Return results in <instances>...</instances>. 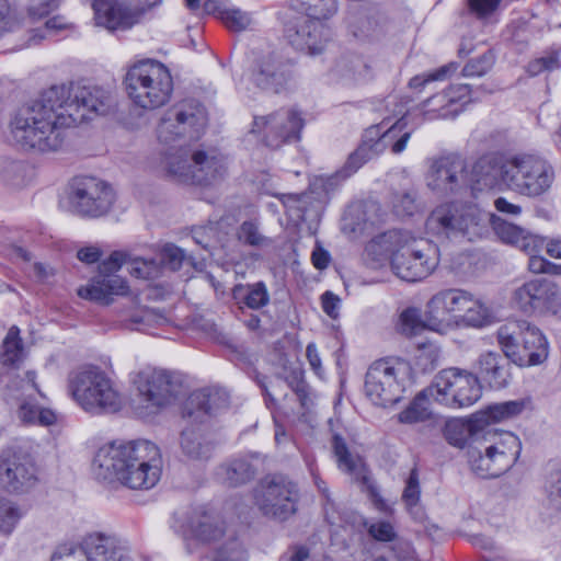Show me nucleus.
I'll use <instances>...</instances> for the list:
<instances>
[{
  "label": "nucleus",
  "instance_id": "16",
  "mask_svg": "<svg viewBox=\"0 0 561 561\" xmlns=\"http://www.w3.org/2000/svg\"><path fill=\"white\" fill-rule=\"evenodd\" d=\"M513 301L524 313L554 316L561 310V286L547 277L534 278L514 290Z\"/></svg>",
  "mask_w": 561,
  "mask_h": 561
},
{
  "label": "nucleus",
  "instance_id": "54",
  "mask_svg": "<svg viewBox=\"0 0 561 561\" xmlns=\"http://www.w3.org/2000/svg\"><path fill=\"white\" fill-rule=\"evenodd\" d=\"M238 238L240 241L251 247H265L271 244V240L264 237L255 222L244 221L238 231Z\"/></svg>",
  "mask_w": 561,
  "mask_h": 561
},
{
  "label": "nucleus",
  "instance_id": "1",
  "mask_svg": "<svg viewBox=\"0 0 561 561\" xmlns=\"http://www.w3.org/2000/svg\"><path fill=\"white\" fill-rule=\"evenodd\" d=\"M111 106V94L102 88L53 85L19 110L11 122V136L25 150L57 151L64 145L66 129L106 115Z\"/></svg>",
  "mask_w": 561,
  "mask_h": 561
},
{
  "label": "nucleus",
  "instance_id": "53",
  "mask_svg": "<svg viewBox=\"0 0 561 561\" xmlns=\"http://www.w3.org/2000/svg\"><path fill=\"white\" fill-rule=\"evenodd\" d=\"M164 318L156 310L142 308L135 311L130 317V328L134 330L145 331L153 325L160 324Z\"/></svg>",
  "mask_w": 561,
  "mask_h": 561
},
{
  "label": "nucleus",
  "instance_id": "23",
  "mask_svg": "<svg viewBox=\"0 0 561 561\" xmlns=\"http://www.w3.org/2000/svg\"><path fill=\"white\" fill-rule=\"evenodd\" d=\"M37 481V468L33 457L16 448H8L0 455V484L10 492H24Z\"/></svg>",
  "mask_w": 561,
  "mask_h": 561
},
{
  "label": "nucleus",
  "instance_id": "46",
  "mask_svg": "<svg viewBox=\"0 0 561 561\" xmlns=\"http://www.w3.org/2000/svg\"><path fill=\"white\" fill-rule=\"evenodd\" d=\"M23 516L22 510L12 501L0 499V534L9 537Z\"/></svg>",
  "mask_w": 561,
  "mask_h": 561
},
{
  "label": "nucleus",
  "instance_id": "62",
  "mask_svg": "<svg viewBox=\"0 0 561 561\" xmlns=\"http://www.w3.org/2000/svg\"><path fill=\"white\" fill-rule=\"evenodd\" d=\"M493 66V56L484 54L477 59L470 60L462 69L465 77H481L485 75Z\"/></svg>",
  "mask_w": 561,
  "mask_h": 561
},
{
  "label": "nucleus",
  "instance_id": "48",
  "mask_svg": "<svg viewBox=\"0 0 561 561\" xmlns=\"http://www.w3.org/2000/svg\"><path fill=\"white\" fill-rule=\"evenodd\" d=\"M50 561H90L83 539L79 542L68 541L56 547Z\"/></svg>",
  "mask_w": 561,
  "mask_h": 561
},
{
  "label": "nucleus",
  "instance_id": "18",
  "mask_svg": "<svg viewBox=\"0 0 561 561\" xmlns=\"http://www.w3.org/2000/svg\"><path fill=\"white\" fill-rule=\"evenodd\" d=\"M468 302L470 293L467 290L447 288L437 291L425 306V325L438 333L458 327L460 314Z\"/></svg>",
  "mask_w": 561,
  "mask_h": 561
},
{
  "label": "nucleus",
  "instance_id": "22",
  "mask_svg": "<svg viewBox=\"0 0 561 561\" xmlns=\"http://www.w3.org/2000/svg\"><path fill=\"white\" fill-rule=\"evenodd\" d=\"M304 124L298 111L282 108L267 116H255L253 131L263 133L268 147L278 148L283 144L299 140Z\"/></svg>",
  "mask_w": 561,
  "mask_h": 561
},
{
  "label": "nucleus",
  "instance_id": "57",
  "mask_svg": "<svg viewBox=\"0 0 561 561\" xmlns=\"http://www.w3.org/2000/svg\"><path fill=\"white\" fill-rule=\"evenodd\" d=\"M24 167L21 162L2 159L0 160V176L11 185H19L23 179Z\"/></svg>",
  "mask_w": 561,
  "mask_h": 561
},
{
  "label": "nucleus",
  "instance_id": "28",
  "mask_svg": "<svg viewBox=\"0 0 561 561\" xmlns=\"http://www.w3.org/2000/svg\"><path fill=\"white\" fill-rule=\"evenodd\" d=\"M291 79V66L275 54L263 56L251 72L252 82L260 89L278 93Z\"/></svg>",
  "mask_w": 561,
  "mask_h": 561
},
{
  "label": "nucleus",
  "instance_id": "10",
  "mask_svg": "<svg viewBox=\"0 0 561 561\" xmlns=\"http://www.w3.org/2000/svg\"><path fill=\"white\" fill-rule=\"evenodd\" d=\"M427 392L433 402L449 409L471 407L482 396L477 376L456 367L446 368L436 374L427 386Z\"/></svg>",
  "mask_w": 561,
  "mask_h": 561
},
{
  "label": "nucleus",
  "instance_id": "2",
  "mask_svg": "<svg viewBox=\"0 0 561 561\" xmlns=\"http://www.w3.org/2000/svg\"><path fill=\"white\" fill-rule=\"evenodd\" d=\"M93 468L101 480H116L133 490H149L160 480L162 460L158 446L149 440L112 443L98 450Z\"/></svg>",
  "mask_w": 561,
  "mask_h": 561
},
{
  "label": "nucleus",
  "instance_id": "44",
  "mask_svg": "<svg viewBox=\"0 0 561 561\" xmlns=\"http://www.w3.org/2000/svg\"><path fill=\"white\" fill-rule=\"evenodd\" d=\"M390 203L393 214L401 218L413 216L421 208L413 190L393 193Z\"/></svg>",
  "mask_w": 561,
  "mask_h": 561
},
{
  "label": "nucleus",
  "instance_id": "59",
  "mask_svg": "<svg viewBox=\"0 0 561 561\" xmlns=\"http://www.w3.org/2000/svg\"><path fill=\"white\" fill-rule=\"evenodd\" d=\"M73 25L69 23L64 16L55 15L45 22L44 27L39 30V33L36 34V36H38L39 39H43L49 36L59 35L67 31H71Z\"/></svg>",
  "mask_w": 561,
  "mask_h": 561
},
{
  "label": "nucleus",
  "instance_id": "31",
  "mask_svg": "<svg viewBox=\"0 0 561 561\" xmlns=\"http://www.w3.org/2000/svg\"><path fill=\"white\" fill-rule=\"evenodd\" d=\"M506 171L511 173V159L495 153L485 154L473 164L469 186L477 190L492 188L499 183L506 186Z\"/></svg>",
  "mask_w": 561,
  "mask_h": 561
},
{
  "label": "nucleus",
  "instance_id": "32",
  "mask_svg": "<svg viewBox=\"0 0 561 561\" xmlns=\"http://www.w3.org/2000/svg\"><path fill=\"white\" fill-rule=\"evenodd\" d=\"M82 539L90 561H131L129 551L114 535L92 531Z\"/></svg>",
  "mask_w": 561,
  "mask_h": 561
},
{
  "label": "nucleus",
  "instance_id": "61",
  "mask_svg": "<svg viewBox=\"0 0 561 561\" xmlns=\"http://www.w3.org/2000/svg\"><path fill=\"white\" fill-rule=\"evenodd\" d=\"M19 21L8 0H0V37L14 32L19 27Z\"/></svg>",
  "mask_w": 561,
  "mask_h": 561
},
{
  "label": "nucleus",
  "instance_id": "56",
  "mask_svg": "<svg viewBox=\"0 0 561 561\" xmlns=\"http://www.w3.org/2000/svg\"><path fill=\"white\" fill-rule=\"evenodd\" d=\"M546 493L549 505L561 512V469H557L549 474Z\"/></svg>",
  "mask_w": 561,
  "mask_h": 561
},
{
  "label": "nucleus",
  "instance_id": "45",
  "mask_svg": "<svg viewBox=\"0 0 561 561\" xmlns=\"http://www.w3.org/2000/svg\"><path fill=\"white\" fill-rule=\"evenodd\" d=\"M489 226H492L495 234L507 244L518 247L524 232L522 227L507 222L494 214H489Z\"/></svg>",
  "mask_w": 561,
  "mask_h": 561
},
{
  "label": "nucleus",
  "instance_id": "13",
  "mask_svg": "<svg viewBox=\"0 0 561 561\" xmlns=\"http://www.w3.org/2000/svg\"><path fill=\"white\" fill-rule=\"evenodd\" d=\"M207 125L203 105L184 101L170 107L161 117L157 136L161 144L170 145L180 138L198 139Z\"/></svg>",
  "mask_w": 561,
  "mask_h": 561
},
{
  "label": "nucleus",
  "instance_id": "64",
  "mask_svg": "<svg viewBox=\"0 0 561 561\" xmlns=\"http://www.w3.org/2000/svg\"><path fill=\"white\" fill-rule=\"evenodd\" d=\"M360 65L362 62L358 58L344 56L335 62L333 72L336 77L346 78L354 75Z\"/></svg>",
  "mask_w": 561,
  "mask_h": 561
},
{
  "label": "nucleus",
  "instance_id": "47",
  "mask_svg": "<svg viewBox=\"0 0 561 561\" xmlns=\"http://www.w3.org/2000/svg\"><path fill=\"white\" fill-rule=\"evenodd\" d=\"M126 266L136 278L153 279L161 274V265L153 259L128 257Z\"/></svg>",
  "mask_w": 561,
  "mask_h": 561
},
{
  "label": "nucleus",
  "instance_id": "30",
  "mask_svg": "<svg viewBox=\"0 0 561 561\" xmlns=\"http://www.w3.org/2000/svg\"><path fill=\"white\" fill-rule=\"evenodd\" d=\"M229 405V394L218 388L201 389L187 398L183 415L192 422L204 423L209 416Z\"/></svg>",
  "mask_w": 561,
  "mask_h": 561
},
{
  "label": "nucleus",
  "instance_id": "58",
  "mask_svg": "<svg viewBox=\"0 0 561 561\" xmlns=\"http://www.w3.org/2000/svg\"><path fill=\"white\" fill-rule=\"evenodd\" d=\"M183 260L184 253L180 248L167 244L160 252V262L158 263L161 265V270L167 267L171 271H178L182 266Z\"/></svg>",
  "mask_w": 561,
  "mask_h": 561
},
{
  "label": "nucleus",
  "instance_id": "6",
  "mask_svg": "<svg viewBox=\"0 0 561 561\" xmlns=\"http://www.w3.org/2000/svg\"><path fill=\"white\" fill-rule=\"evenodd\" d=\"M69 390L73 400L94 415L115 413L122 407L121 396L111 379L96 367H85L71 374Z\"/></svg>",
  "mask_w": 561,
  "mask_h": 561
},
{
  "label": "nucleus",
  "instance_id": "17",
  "mask_svg": "<svg viewBox=\"0 0 561 561\" xmlns=\"http://www.w3.org/2000/svg\"><path fill=\"white\" fill-rule=\"evenodd\" d=\"M439 263L438 247L427 239L412 238L402 253L393 259V272L407 282H417L430 276Z\"/></svg>",
  "mask_w": 561,
  "mask_h": 561
},
{
  "label": "nucleus",
  "instance_id": "20",
  "mask_svg": "<svg viewBox=\"0 0 561 561\" xmlns=\"http://www.w3.org/2000/svg\"><path fill=\"white\" fill-rule=\"evenodd\" d=\"M174 528L183 537L188 552H193L191 541L214 546L226 538L227 534L224 519L214 512L206 511L203 507L194 508L186 513L176 520Z\"/></svg>",
  "mask_w": 561,
  "mask_h": 561
},
{
  "label": "nucleus",
  "instance_id": "55",
  "mask_svg": "<svg viewBox=\"0 0 561 561\" xmlns=\"http://www.w3.org/2000/svg\"><path fill=\"white\" fill-rule=\"evenodd\" d=\"M378 157L373 151L368 150L366 145H359L355 151H353L344 165L343 172L344 176H350L355 173L359 168H362L367 161Z\"/></svg>",
  "mask_w": 561,
  "mask_h": 561
},
{
  "label": "nucleus",
  "instance_id": "29",
  "mask_svg": "<svg viewBox=\"0 0 561 561\" xmlns=\"http://www.w3.org/2000/svg\"><path fill=\"white\" fill-rule=\"evenodd\" d=\"M478 422H480L479 419L472 414L468 419L451 417L443 427V436L450 446L463 449L467 445L473 444L468 451L469 462L470 451L479 450L484 454L483 433Z\"/></svg>",
  "mask_w": 561,
  "mask_h": 561
},
{
  "label": "nucleus",
  "instance_id": "51",
  "mask_svg": "<svg viewBox=\"0 0 561 561\" xmlns=\"http://www.w3.org/2000/svg\"><path fill=\"white\" fill-rule=\"evenodd\" d=\"M561 68L560 55L557 51H548L542 56L531 60L527 66V72L530 76H539L546 72H552Z\"/></svg>",
  "mask_w": 561,
  "mask_h": 561
},
{
  "label": "nucleus",
  "instance_id": "36",
  "mask_svg": "<svg viewBox=\"0 0 561 561\" xmlns=\"http://www.w3.org/2000/svg\"><path fill=\"white\" fill-rule=\"evenodd\" d=\"M482 378L495 389L505 387L510 379V364L495 352H486L478 359Z\"/></svg>",
  "mask_w": 561,
  "mask_h": 561
},
{
  "label": "nucleus",
  "instance_id": "19",
  "mask_svg": "<svg viewBox=\"0 0 561 561\" xmlns=\"http://www.w3.org/2000/svg\"><path fill=\"white\" fill-rule=\"evenodd\" d=\"M128 257L123 252H113L108 259L99 266V275L78 289V296L102 305H110L113 295H126L127 282L116 275V272L126 264Z\"/></svg>",
  "mask_w": 561,
  "mask_h": 561
},
{
  "label": "nucleus",
  "instance_id": "15",
  "mask_svg": "<svg viewBox=\"0 0 561 561\" xmlns=\"http://www.w3.org/2000/svg\"><path fill=\"white\" fill-rule=\"evenodd\" d=\"M115 199L112 186L96 178L75 179L69 193L71 209L84 217L96 218L107 214Z\"/></svg>",
  "mask_w": 561,
  "mask_h": 561
},
{
  "label": "nucleus",
  "instance_id": "35",
  "mask_svg": "<svg viewBox=\"0 0 561 561\" xmlns=\"http://www.w3.org/2000/svg\"><path fill=\"white\" fill-rule=\"evenodd\" d=\"M180 447L188 459L207 460L211 457L215 445L203 428L191 426L182 431Z\"/></svg>",
  "mask_w": 561,
  "mask_h": 561
},
{
  "label": "nucleus",
  "instance_id": "42",
  "mask_svg": "<svg viewBox=\"0 0 561 561\" xmlns=\"http://www.w3.org/2000/svg\"><path fill=\"white\" fill-rule=\"evenodd\" d=\"M214 546L215 552L210 561H248L247 549L233 534H226V538Z\"/></svg>",
  "mask_w": 561,
  "mask_h": 561
},
{
  "label": "nucleus",
  "instance_id": "7",
  "mask_svg": "<svg viewBox=\"0 0 561 561\" xmlns=\"http://www.w3.org/2000/svg\"><path fill=\"white\" fill-rule=\"evenodd\" d=\"M501 348L519 367L538 366L547 360L549 346L541 331L526 321H511L497 330Z\"/></svg>",
  "mask_w": 561,
  "mask_h": 561
},
{
  "label": "nucleus",
  "instance_id": "26",
  "mask_svg": "<svg viewBox=\"0 0 561 561\" xmlns=\"http://www.w3.org/2000/svg\"><path fill=\"white\" fill-rule=\"evenodd\" d=\"M92 8L96 25L108 31L128 30L137 24L146 12L144 5L118 0H93Z\"/></svg>",
  "mask_w": 561,
  "mask_h": 561
},
{
  "label": "nucleus",
  "instance_id": "34",
  "mask_svg": "<svg viewBox=\"0 0 561 561\" xmlns=\"http://www.w3.org/2000/svg\"><path fill=\"white\" fill-rule=\"evenodd\" d=\"M413 237L401 230H389L376 236L366 247V251L377 262L390 260L393 268V259L402 253Z\"/></svg>",
  "mask_w": 561,
  "mask_h": 561
},
{
  "label": "nucleus",
  "instance_id": "50",
  "mask_svg": "<svg viewBox=\"0 0 561 561\" xmlns=\"http://www.w3.org/2000/svg\"><path fill=\"white\" fill-rule=\"evenodd\" d=\"M389 119L390 116H387L382 119L381 123L368 127L364 131L359 145H366L367 149L377 156L381 154L385 151L383 129L386 125H388Z\"/></svg>",
  "mask_w": 561,
  "mask_h": 561
},
{
  "label": "nucleus",
  "instance_id": "37",
  "mask_svg": "<svg viewBox=\"0 0 561 561\" xmlns=\"http://www.w3.org/2000/svg\"><path fill=\"white\" fill-rule=\"evenodd\" d=\"M203 11L217 15L228 28L234 32L245 30L251 23L245 12L229 7V0H205Z\"/></svg>",
  "mask_w": 561,
  "mask_h": 561
},
{
  "label": "nucleus",
  "instance_id": "41",
  "mask_svg": "<svg viewBox=\"0 0 561 561\" xmlns=\"http://www.w3.org/2000/svg\"><path fill=\"white\" fill-rule=\"evenodd\" d=\"M20 330L18 327H11L3 340L2 343V352H1V363L4 366L1 370L5 371L7 369H13L21 377H25V373H19L13 366L21 360L23 354V345L22 341L19 336Z\"/></svg>",
  "mask_w": 561,
  "mask_h": 561
},
{
  "label": "nucleus",
  "instance_id": "63",
  "mask_svg": "<svg viewBox=\"0 0 561 561\" xmlns=\"http://www.w3.org/2000/svg\"><path fill=\"white\" fill-rule=\"evenodd\" d=\"M520 238L522 239L517 248L528 255L539 253L545 248L546 239L539 234L524 229Z\"/></svg>",
  "mask_w": 561,
  "mask_h": 561
},
{
  "label": "nucleus",
  "instance_id": "11",
  "mask_svg": "<svg viewBox=\"0 0 561 561\" xmlns=\"http://www.w3.org/2000/svg\"><path fill=\"white\" fill-rule=\"evenodd\" d=\"M556 173L551 163L538 156L511 158V173L506 171V187L522 196L536 198L547 194Z\"/></svg>",
  "mask_w": 561,
  "mask_h": 561
},
{
  "label": "nucleus",
  "instance_id": "49",
  "mask_svg": "<svg viewBox=\"0 0 561 561\" xmlns=\"http://www.w3.org/2000/svg\"><path fill=\"white\" fill-rule=\"evenodd\" d=\"M425 325V318L421 319V313L417 308H407L399 317L398 330L405 336H414L419 334Z\"/></svg>",
  "mask_w": 561,
  "mask_h": 561
},
{
  "label": "nucleus",
  "instance_id": "40",
  "mask_svg": "<svg viewBox=\"0 0 561 561\" xmlns=\"http://www.w3.org/2000/svg\"><path fill=\"white\" fill-rule=\"evenodd\" d=\"M493 321L494 314L491 308L480 299L474 298L470 293V302L466 305V308L460 314L459 325L483 328L490 325Z\"/></svg>",
  "mask_w": 561,
  "mask_h": 561
},
{
  "label": "nucleus",
  "instance_id": "27",
  "mask_svg": "<svg viewBox=\"0 0 561 561\" xmlns=\"http://www.w3.org/2000/svg\"><path fill=\"white\" fill-rule=\"evenodd\" d=\"M332 447L334 456L336 457L337 467L340 470L352 476L356 480H362L365 485L366 492L379 511H387L388 505L381 497L378 489L370 482L369 478L365 474V467L360 458L353 456L342 436L334 434L332 437Z\"/></svg>",
  "mask_w": 561,
  "mask_h": 561
},
{
  "label": "nucleus",
  "instance_id": "3",
  "mask_svg": "<svg viewBox=\"0 0 561 561\" xmlns=\"http://www.w3.org/2000/svg\"><path fill=\"white\" fill-rule=\"evenodd\" d=\"M525 408L522 401L495 403L473 413L483 433L484 454L470 451V468L481 478H497L510 470L520 454L519 438L508 431L495 428L499 422L517 416Z\"/></svg>",
  "mask_w": 561,
  "mask_h": 561
},
{
  "label": "nucleus",
  "instance_id": "60",
  "mask_svg": "<svg viewBox=\"0 0 561 561\" xmlns=\"http://www.w3.org/2000/svg\"><path fill=\"white\" fill-rule=\"evenodd\" d=\"M421 488L419 481V474L415 469L410 472L407 480L405 488L402 493V501L408 508H412L417 505L420 501Z\"/></svg>",
  "mask_w": 561,
  "mask_h": 561
},
{
  "label": "nucleus",
  "instance_id": "12",
  "mask_svg": "<svg viewBox=\"0 0 561 561\" xmlns=\"http://www.w3.org/2000/svg\"><path fill=\"white\" fill-rule=\"evenodd\" d=\"M409 374L410 367L407 363L391 365L389 362H376L366 373L367 398L374 404L383 408L398 403L405 391Z\"/></svg>",
  "mask_w": 561,
  "mask_h": 561
},
{
  "label": "nucleus",
  "instance_id": "39",
  "mask_svg": "<svg viewBox=\"0 0 561 561\" xmlns=\"http://www.w3.org/2000/svg\"><path fill=\"white\" fill-rule=\"evenodd\" d=\"M431 402L433 400L426 387L398 414V421L402 424H416L430 420L432 417Z\"/></svg>",
  "mask_w": 561,
  "mask_h": 561
},
{
  "label": "nucleus",
  "instance_id": "33",
  "mask_svg": "<svg viewBox=\"0 0 561 561\" xmlns=\"http://www.w3.org/2000/svg\"><path fill=\"white\" fill-rule=\"evenodd\" d=\"M387 110L391 113V117H398V119L390 126L383 129V144L385 150L390 148L391 152L399 154L403 152L411 138V131L407 130V123L404 116L407 114L405 104L399 100L398 96L391 95L386 100Z\"/></svg>",
  "mask_w": 561,
  "mask_h": 561
},
{
  "label": "nucleus",
  "instance_id": "4",
  "mask_svg": "<svg viewBox=\"0 0 561 561\" xmlns=\"http://www.w3.org/2000/svg\"><path fill=\"white\" fill-rule=\"evenodd\" d=\"M125 85L133 103L144 110L163 106L173 91L169 69L163 64L150 59L139 61L128 69Z\"/></svg>",
  "mask_w": 561,
  "mask_h": 561
},
{
  "label": "nucleus",
  "instance_id": "38",
  "mask_svg": "<svg viewBox=\"0 0 561 561\" xmlns=\"http://www.w3.org/2000/svg\"><path fill=\"white\" fill-rule=\"evenodd\" d=\"M256 468L247 458L232 459L217 470L218 479L228 486H238L251 481Z\"/></svg>",
  "mask_w": 561,
  "mask_h": 561
},
{
  "label": "nucleus",
  "instance_id": "21",
  "mask_svg": "<svg viewBox=\"0 0 561 561\" xmlns=\"http://www.w3.org/2000/svg\"><path fill=\"white\" fill-rule=\"evenodd\" d=\"M133 381L142 400L156 408L170 404L182 387L176 374L154 367L139 370Z\"/></svg>",
  "mask_w": 561,
  "mask_h": 561
},
{
  "label": "nucleus",
  "instance_id": "24",
  "mask_svg": "<svg viewBox=\"0 0 561 561\" xmlns=\"http://www.w3.org/2000/svg\"><path fill=\"white\" fill-rule=\"evenodd\" d=\"M471 93L468 84H453L425 100L420 110L427 121L454 118L473 101Z\"/></svg>",
  "mask_w": 561,
  "mask_h": 561
},
{
  "label": "nucleus",
  "instance_id": "9",
  "mask_svg": "<svg viewBox=\"0 0 561 561\" xmlns=\"http://www.w3.org/2000/svg\"><path fill=\"white\" fill-rule=\"evenodd\" d=\"M34 371L25 373L21 377L13 369L0 374V396L9 404L18 407L16 415L24 424L51 425L56 422V414L49 409H39L35 396H43L36 382Z\"/></svg>",
  "mask_w": 561,
  "mask_h": 561
},
{
  "label": "nucleus",
  "instance_id": "52",
  "mask_svg": "<svg viewBox=\"0 0 561 561\" xmlns=\"http://www.w3.org/2000/svg\"><path fill=\"white\" fill-rule=\"evenodd\" d=\"M456 70H457V65L454 62H450L448 65L442 66L440 68H438L434 71L413 77L410 80L409 85L411 88L417 89V88H423L427 83L433 82V81H444V80L448 79L453 73H455Z\"/></svg>",
  "mask_w": 561,
  "mask_h": 561
},
{
  "label": "nucleus",
  "instance_id": "43",
  "mask_svg": "<svg viewBox=\"0 0 561 561\" xmlns=\"http://www.w3.org/2000/svg\"><path fill=\"white\" fill-rule=\"evenodd\" d=\"M233 295L236 298L242 296L244 304L251 309H260L270 301L267 288L262 282L248 285L247 287L238 285L233 289Z\"/></svg>",
  "mask_w": 561,
  "mask_h": 561
},
{
  "label": "nucleus",
  "instance_id": "14",
  "mask_svg": "<svg viewBox=\"0 0 561 561\" xmlns=\"http://www.w3.org/2000/svg\"><path fill=\"white\" fill-rule=\"evenodd\" d=\"M295 484L283 476H268L254 489V504L266 517L285 520L296 512Z\"/></svg>",
  "mask_w": 561,
  "mask_h": 561
},
{
  "label": "nucleus",
  "instance_id": "5",
  "mask_svg": "<svg viewBox=\"0 0 561 561\" xmlns=\"http://www.w3.org/2000/svg\"><path fill=\"white\" fill-rule=\"evenodd\" d=\"M426 229L448 239L462 237L473 241L488 233L489 213L473 204H442L427 217Z\"/></svg>",
  "mask_w": 561,
  "mask_h": 561
},
{
  "label": "nucleus",
  "instance_id": "25",
  "mask_svg": "<svg viewBox=\"0 0 561 561\" xmlns=\"http://www.w3.org/2000/svg\"><path fill=\"white\" fill-rule=\"evenodd\" d=\"M427 185L433 191L444 194L457 193L469 186L465 160L450 154L440 157L431 167L427 175Z\"/></svg>",
  "mask_w": 561,
  "mask_h": 561
},
{
  "label": "nucleus",
  "instance_id": "8",
  "mask_svg": "<svg viewBox=\"0 0 561 561\" xmlns=\"http://www.w3.org/2000/svg\"><path fill=\"white\" fill-rule=\"evenodd\" d=\"M162 165L167 173L185 183L208 185L226 173L225 160L214 152H188L182 146H170L162 152Z\"/></svg>",
  "mask_w": 561,
  "mask_h": 561
}]
</instances>
